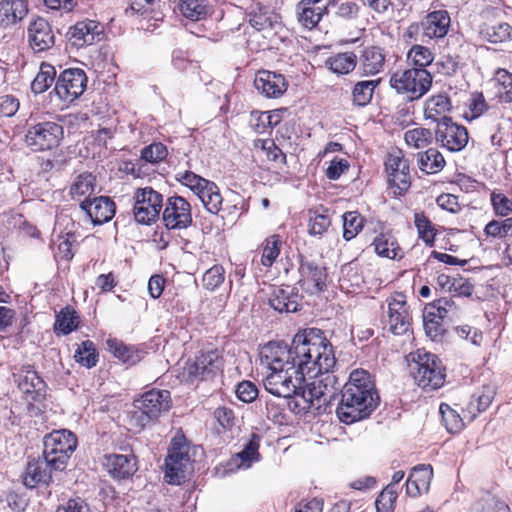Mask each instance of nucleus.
<instances>
[{"label":"nucleus","mask_w":512,"mask_h":512,"mask_svg":"<svg viewBox=\"0 0 512 512\" xmlns=\"http://www.w3.org/2000/svg\"><path fill=\"white\" fill-rule=\"evenodd\" d=\"M259 357L265 370L266 391L283 398L300 394L305 375L316 377L336 364L332 345L317 329L297 333L290 347L281 342H269L261 348Z\"/></svg>","instance_id":"f257e3e1"},{"label":"nucleus","mask_w":512,"mask_h":512,"mask_svg":"<svg viewBox=\"0 0 512 512\" xmlns=\"http://www.w3.org/2000/svg\"><path fill=\"white\" fill-rule=\"evenodd\" d=\"M379 400L372 376L366 370L355 369L341 390V400L336 409L337 417L345 424L366 419L377 408Z\"/></svg>","instance_id":"f03ea898"},{"label":"nucleus","mask_w":512,"mask_h":512,"mask_svg":"<svg viewBox=\"0 0 512 512\" xmlns=\"http://www.w3.org/2000/svg\"><path fill=\"white\" fill-rule=\"evenodd\" d=\"M410 372L416 384L424 391H434L445 383V368L440 359L425 350L412 354Z\"/></svg>","instance_id":"7ed1b4c3"},{"label":"nucleus","mask_w":512,"mask_h":512,"mask_svg":"<svg viewBox=\"0 0 512 512\" xmlns=\"http://www.w3.org/2000/svg\"><path fill=\"white\" fill-rule=\"evenodd\" d=\"M77 445V437L70 430H53L43 438L42 456L47 459L50 469L64 471Z\"/></svg>","instance_id":"20e7f679"},{"label":"nucleus","mask_w":512,"mask_h":512,"mask_svg":"<svg viewBox=\"0 0 512 512\" xmlns=\"http://www.w3.org/2000/svg\"><path fill=\"white\" fill-rule=\"evenodd\" d=\"M134 410L130 414L129 424L138 430L146 427L158 418L162 412L171 407V396L168 390H150L145 392L133 403Z\"/></svg>","instance_id":"39448f33"},{"label":"nucleus","mask_w":512,"mask_h":512,"mask_svg":"<svg viewBox=\"0 0 512 512\" xmlns=\"http://www.w3.org/2000/svg\"><path fill=\"white\" fill-rule=\"evenodd\" d=\"M432 75L421 68H410L396 71L390 78L391 87L405 95L409 101L420 99L432 86Z\"/></svg>","instance_id":"423d86ee"},{"label":"nucleus","mask_w":512,"mask_h":512,"mask_svg":"<svg viewBox=\"0 0 512 512\" xmlns=\"http://www.w3.org/2000/svg\"><path fill=\"white\" fill-rule=\"evenodd\" d=\"M176 179L187 186L199 198L209 213L217 214L221 210L223 198L218 186L214 182L189 170L179 171Z\"/></svg>","instance_id":"0eeeda50"},{"label":"nucleus","mask_w":512,"mask_h":512,"mask_svg":"<svg viewBox=\"0 0 512 512\" xmlns=\"http://www.w3.org/2000/svg\"><path fill=\"white\" fill-rule=\"evenodd\" d=\"M63 133V127L55 122H40L28 127L25 143L33 151L51 150L59 145Z\"/></svg>","instance_id":"6e6552de"},{"label":"nucleus","mask_w":512,"mask_h":512,"mask_svg":"<svg viewBox=\"0 0 512 512\" xmlns=\"http://www.w3.org/2000/svg\"><path fill=\"white\" fill-rule=\"evenodd\" d=\"M135 220L144 225L154 223L163 207V196L151 187L138 188L133 196Z\"/></svg>","instance_id":"1a4fd4ad"},{"label":"nucleus","mask_w":512,"mask_h":512,"mask_svg":"<svg viewBox=\"0 0 512 512\" xmlns=\"http://www.w3.org/2000/svg\"><path fill=\"white\" fill-rule=\"evenodd\" d=\"M322 372L325 376L321 379L314 380L307 387L301 386L300 394L301 398L307 404V408L315 407L321 409L322 406H327L331 403L335 397L337 388L335 387L336 378L334 375Z\"/></svg>","instance_id":"9d476101"},{"label":"nucleus","mask_w":512,"mask_h":512,"mask_svg":"<svg viewBox=\"0 0 512 512\" xmlns=\"http://www.w3.org/2000/svg\"><path fill=\"white\" fill-rule=\"evenodd\" d=\"M388 314L386 327L394 335H403L411 327L412 316L405 295L396 293L387 300Z\"/></svg>","instance_id":"9b49d317"},{"label":"nucleus","mask_w":512,"mask_h":512,"mask_svg":"<svg viewBox=\"0 0 512 512\" xmlns=\"http://www.w3.org/2000/svg\"><path fill=\"white\" fill-rule=\"evenodd\" d=\"M86 85L85 72L79 68H71L59 75L54 91L61 100L72 102L83 94Z\"/></svg>","instance_id":"f8f14e48"},{"label":"nucleus","mask_w":512,"mask_h":512,"mask_svg":"<svg viewBox=\"0 0 512 512\" xmlns=\"http://www.w3.org/2000/svg\"><path fill=\"white\" fill-rule=\"evenodd\" d=\"M223 364L220 352L216 349L201 352L184 367V374L189 380H205L221 370Z\"/></svg>","instance_id":"ddd939ff"},{"label":"nucleus","mask_w":512,"mask_h":512,"mask_svg":"<svg viewBox=\"0 0 512 512\" xmlns=\"http://www.w3.org/2000/svg\"><path fill=\"white\" fill-rule=\"evenodd\" d=\"M435 139L441 147L458 152L466 147L469 137L464 126L452 122L451 118H445L437 124Z\"/></svg>","instance_id":"4468645a"},{"label":"nucleus","mask_w":512,"mask_h":512,"mask_svg":"<svg viewBox=\"0 0 512 512\" xmlns=\"http://www.w3.org/2000/svg\"><path fill=\"white\" fill-rule=\"evenodd\" d=\"M162 220L168 229H185L192 223L190 203L181 196H171L166 200Z\"/></svg>","instance_id":"2eb2a0df"},{"label":"nucleus","mask_w":512,"mask_h":512,"mask_svg":"<svg viewBox=\"0 0 512 512\" xmlns=\"http://www.w3.org/2000/svg\"><path fill=\"white\" fill-rule=\"evenodd\" d=\"M13 376L27 401L40 402L45 399L46 384L31 365L22 366Z\"/></svg>","instance_id":"dca6fc26"},{"label":"nucleus","mask_w":512,"mask_h":512,"mask_svg":"<svg viewBox=\"0 0 512 512\" xmlns=\"http://www.w3.org/2000/svg\"><path fill=\"white\" fill-rule=\"evenodd\" d=\"M385 168L388 173L389 183L399 190V194L407 191L410 187L409 163L403 156L401 150L388 154L385 161Z\"/></svg>","instance_id":"f3484780"},{"label":"nucleus","mask_w":512,"mask_h":512,"mask_svg":"<svg viewBox=\"0 0 512 512\" xmlns=\"http://www.w3.org/2000/svg\"><path fill=\"white\" fill-rule=\"evenodd\" d=\"M30 47L34 52H44L56 43V35L51 24L43 17L31 21L27 29Z\"/></svg>","instance_id":"a211bd4d"},{"label":"nucleus","mask_w":512,"mask_h":512,"mask_svg":"<svg viewBox=\"0 0 512 512\" xmlns=\"http://www.w3.org/2000/svg\"><path fill=\"white\" fill-rule=\"evenodd\" d=\"M299 274L300 279L298 283L311 294L321 292L326 287V269L314 261L301 258Z\"/></svg>","instance_id":"6ab92c4d"},{"label":"nucleus","mask_w":512,"mask_h":512,"mask_svg":"<svg viewBox=\"0 0 512 512\" xmlns=\"http://www.w3.org/2000/svg\"><path fill=\"white\" fill-rule=\"evenodd\" d=\"M337 0H301L296 6V14L299 23L307 28L313 29L327 13L329 6L334 5Z\"/></svg>","instance_id":"aec40b11"},{"label":"nucleus","mask_w":512,"mask_h":512,"mask_svg":"<svg viewBox=\"0 0 512 512\" xmlns=\"http://www.w3.org/2000/svg\"><path fill=\"white\" fill-rule=\"evenodd\" d=\"M102 27L93 20L77 22L70 27L66 33L68 42L76 47L81 48L99 41L102 35Z\"/></svg>","instance_id":"412c9836"},{"label":"nucleus","mask_w":512,"mask_h":512,"mask_svg":"<svg viewBox=\"0 0 512 512\" xmlns=\"http://www.w3.org/2000/svg\"><path fill=\"white\" fill-rule=\"evenodd\" d=\"M80 208L86 212L94 225L109 222L115 215V203L109 197L100 196L93 200L85 199Z\"/></svg>","instance_id":"4be33fe9"},{"label":"nucleus","mask_w":512,"mask_h":512,"mask_svg":"<svg viewBox=\"0 0 512 512\" xmlns=\"http://www.w3.org/2000/svg\"><path fill=\"white\" fill-rule=\"evenodd\" d=\"M254 86L265 97L278 98L286 92L288 83L283 75L262 70L256 74Z\"/></svg>","instance_id":"5701e85b"},{"label":"nucleus","mask_w":512,"mask_h":512,"mask_svg":"<svg viewBox=\"0 0 512 512\" xmlns=\"http://www.w3.org/2000/svg\"><path fill=\"white\" fill-rule=\"evenodd\" d=\"M50 464L43 456L42 458H33L28 461L25 472L23 474V484L27 488H35L39 484L48 485L52 480V472Z\"/></svg>","instance_id":"b1692460"},{"label":"nucleus","mask_w":512,"mask_h":512,"mask_svg":"<svg viewBox=\"0 0 512 512\" xmlns=\"http://www.w3.org/2000/svg\"><path fill=\"white\" fill-rule=\"evenodd\" d=\"M299 295L290 286L274 287L269 293L268 303L279 313H292L299 310Z\"/></svg>","instance_id":"393cba45"},{"label":"nucleus","mask_w":512,"mask_h":512,"mask_svg":"<svg viewBox=\"0 0 512 512\" xmlns=\"http://www.w3.org/2000/svg\"><path fill=\"white\" fill-rule=\"evenodd\" d=\"M451 19L449 13L444 10H436L427 14L421 22L423 33L430 39L444 38L450 28Z\"/></svg>","instance_id":"a878e982"},{"label":"nucleus","mask_w":512,"mask_h":512,"mask_svg":"<svg viewBox=\"0 0 512 512\" xmlns=\"http://www.w3.org/2000/svg\"><path fill=\"white\" fill-rule=\"evenodd\" d=\"M385 54L382 48L370 46L363 49L359 60L358 67L365 76H373L383 71L385 66Z\"/></svg>","instance_id":"bb28decb"},{"label":"nucleus","mask_w":512,"mask_h":512,"mask_svg":"<svg viewBox=\"0 0 512 512\" xmlns=\"http://www.w3.org/2000/svg\"><path fill=\"white\" fill-rule=\"evenodd\" d=\"M104 466L114 478L125 479L133 475L137 468L132 455L109 454L105 456Z\"/></svg>","instance_id":"cd10ccee"},{"label":"nucleus","mask_w":512,"mask_h":512,"mask_svg":"<svg viewBox=\"0 0 512 512\" xmlns=\"http://www.w3.org/2000/svg\"><path fill=\"white\" fill-rule=\"evenodd\" d=\"M28 13L26 0H2L0 2V26L6 28L22 20Z\"/></svg>","instance_id":"c85d7f7f"},{"label":"nucleus","mask_w":512,"mask_h":512,"mask_svg":"<svg viewBox=\"0 0 512 512\" xmlns=\"http://www.w3.org/2000/svg\"><path fill=\"white\" fill-rule=\"evenodd\" d=\"M482 38L493 44H501L512 40V26L507 22L491 21L482 25Z\"/></svg>","instance_id":"c756f323"},{"label":"nucleus","mask_w":512,"mask_h":512,"mask_svg":"<svg viewBox=\"0 0 512 512\" xmlns=\"http://www.w3.org/2000/svg\"><path fill=\"white\" fill-rule=\"evenodd\" d=\"M495 395V391L490 386H483L477 392L472 394L464 413L465 417L473 420L479 413L485 411L491 404Z\"/></svg>","instance_id":"7c9ffc66"},{"label":"nucleus","mask_w":512,"mask_h":512,"mask_svg":"<svg viewBox=\"0 0 512 512\" xmlns=\"http://www.w3.org/2000/svg\"><path fill=\"white\" fill-rule=\"evenodd\" d=\"M451 110V102L444 94L433 95L425 101L424 116L433 121H444Z\"/></svg>","instance_id":"2f4dec72"},{"label":"nucleus","mask_w":512,"mask_h":512,"mask_svg":"<svg viewBox=\"0 0 512 512\" xmlns=\"http://www.w3.org/2000/svg\"><path fill=\"white\" fill-rule=\"evenodd\" d=\"M192 462L171 457L165 459V480L172 485H180L192 471Z\"/></svg>","instance_id":"473e14b6"},{"label":"nucleus","mask_w":512,"mask_h":512,"mask_svg":"<svg viewBox=\"0 0 512 512\" xmlns=\"http://www.w3.org/2000/svg\"><path fill=\"white\" fill-rule=\"evenodd\" d=\"M418 166L426 174H435L444 168L445 159L437 149L429 148L423 153H418Z\"/></svg>","instance_id":"72a5a7b5"},{"label":"nucleus","mask_w":512,"mask_h":512,"mask_svg":"<svg viewBox=\"0 0 512 512\" xmlns=\"http://www.w3.org/2000/svg\"><path fill=\"white\" fill-rule=\"evenodd\" d=\"M327 65L336 74H348L356 67L357 56L353 52L338 53L328 58Z\"/></svg>","instance_id":"f704fd0d"},{"label":"nucleus","mask_w":512,"mask_h":512,"mask_svg":"<svg viewBox=\"0 0 512 512\" xmlns=\"http://www.w3.org/2000/svg\"><path fill=\"white\" fill-rule=\"evenodd\" d=\"M496 96L500 101H512V73L505 69H498L493 78Z\"/></svg>","instance_id":"c9c22d12"},{"label":"nucleus","mask_w":512,"mask_h":512,"mask_svg":"<svg viewBox=\"0 0 512 512\" xmlns=\"http://www.w3.org/2000/svg\"><path fill=\"white\" fill-rule=\"evenodd\" d=\"M375 252L381 256L389 259L401 258V249L395 239L388 234L378 235L373 244Z\"/></svg>","instance_id":"e433bc0d"},{"label":"nucleus","mask_w":512,"mask_h":512,"mask_svg":"<svg viewBox=\"0 0 512 512\" xmlns=\"http://www.w3.org/2000/svg\"><path fill=\"white\" fill-rule=\"evenodd\" d=\"M178 6L184 17L199 21L207 16L209 2L208 0H180Z\"/></svg>","instance_id":"4c0bfd02"},{"label":"nucleus","mask_w":512,"mask_h":512,"mask_svg":"<svg viewBox=\"0 0 512 512\" xmlns=\"http://www.w3.org/2000/svg\"><path fill=\"white\" fill-rule=\"evenodd\" d=\"M380 81V78H378L357 82L352 91L354 104L358 106H366L369 104L373 97L374 90L379 85Z\"/></svg>","instance_id":"58836bf2"},{"label":"nucleus","mask_w":512,"mask_h":512,"mask_svg":"<svg viewBox=\"0 0 512 512\" xmlns=\"http://www.w3.org/2000/svg\"><path fill=\"white\" fill-rule=\"evenodd\" d=\"M56 76L55 68L47 63H42L40 70L31 83V89L34 93L45 92L54 82Z\"/></svg>","instance_id":"ea45409f"},{"label":"nucleus","mask_w":512,"mask_h":512,"mask_svg":"<svg viewBox=\"0 0 512 512\" xmlns=\"http://www.w3.org/2000/svg\"><path fill=\"white\" fill-rule=\"evenodd\" d=\"M249 23L258 31H270L279 23L278 16L266 8H259L258 12H251Z\"/></svg>","instance_id":"a19ab883"},{"label":"nucleus","mask_w":512,"mask_h":512,"mask_svg":"<svg viewBox=\"0 0 512 512\" xmlns=\"http://www.w3.org/2000/svg\"><path fill=\"white\" fill-rule=\"evenodd\" d=\"M432 311H434L432 307L424 308L423 325L426 335L432 340H436L443 335L445 329L441 317L436 316Z\"/></svg>","instance_id":"79ce46f5"},{"label":"nucleus","mask_w":512,"mask_h":512,"mask_svg":"<svg viewBox=\"0 0 512 512\" xmlns=\"http://www.w3.org/2000/svg\"><path fill=\"white\" fill-rule=\"evenodd\" d=\"M166 457L193 462L190 455V445L182 433L178 432L172 438Z\"/></svg>","instance_id":"37998d69"},{"label":"nucleus","mask_w":512,"mask_h":512,"mask_svg":"<svg viewBox=\"0 0 512 512\" xmlns=\"http://www.w3.org/2000/svg\"><path fill=\"white\" fill-rule=\"evenodd\" d=\"M404 139L408 146L415 149H422L432 143L433 134L429 129L418 127L406 131Z\"/></svg>","instance_id":"c03bdc74"},{"label":"nucleus","mask_w":512,"mask_h":512,"mask_svg":"<svg viewBox=\"0 0 512 512\" xmlns=\"http://www.w3.org/2000/svg\"><path fill=\"white\" fill-rule=\"evenodd\" d=\"M75 360L81 365L92 368L98 361L95 344L90 340L83 341L75 351Z\"/></svg>","instance_id":"a18cd8bd"},{"label":"nucleus","mask_w":512,"mask_h":512,"mask_svg":"<svg viewBox=\"0 0 512 512\" xmlns=\"http://www.w3.org/2000/svg\"><path fill=\"white\" fill-rule=\"evenodd\" d=\"M472 512H509V506L497 497L487 494L472 506Z\"/></svg>","instance_id":"49530a36"},{"label":"nucleus","mask_w":512,"mask_h":512,"mask_svg":"<svg viewBox=\"0 0 512 512\" xmlns=\"http://www.w3.org/2000/svg\"><path fill=\"white\" fill-rule=\"evenodd\" d=\"M407 59L415 66L414 68L425 69L426 66L433 62L434 53L425 46L414 45L408 51Z\"/></svg>","instance_id":"de8ad7c7"},{"label":"nucleus","mask_w":512,"mask_h":512,"mask_svg":"<svg viewBox=\"0 0 512 512\" xmlns=\"http://www.w3.org/2000/svg\"><path fill=\"white\" fill-rule=\"evenodd\" d=\"M364 223L363 217L355 212H347L343 215V237L349 241L353 239L362 229Z\"/></svg>","instance_id":"09e8293b"},{"label":"nucleus","mask_w":512,"mask_h":512,"mask_svg":"<svg viewBox=\"0 0 512 512\" xmlns=\"http://www.w3.org/2000/svg\"><path fill=\"white\" fill-rule=\"evenodd\" d=\"M282 241L279 235H272L267 238L263 245L261 263L266 267H271L280 254Z\"/></svg>","instance_id":"8fccbe9b"},{"label":"nucleus","mask_w":512,"mask_h":512,"mask_svg":"<svg viewBox=\"0 0 512 512\" xmlns=\"http://www.w3.org/2000/svg\"><path fill=\"white\" fill-rule=\"evenodd\" d=\"M439 412L442 416L443 423L449 432L456 433L464 426L463 418L448 404L442 403L439 407Z\"/></svg>","instance_id":"3c124183"},{"label":"nucleus","mask_w":512,"mask_h":512,"mask_svg":"<svg viewBox=\"0 0 512 512\" xmlns=\"http://www.w3.org/2000/svg\"><path fill=\"white\" fill-rule=\"evenodd\" d=\"M331 225L328 215L309 211L308 233L314 237H322Z\"/></svg>","instance_id":"603ef678"},{"label":"nucleus","mask_w":512,"mask_h":512,"mask_svg":"<svg viewBox=\"0 0 512 512\" xmlns=\"http://www.w3.org/2000/svg\"><path fill=\"white\" fill-rule=\"evenodd\" d=\"M78 326V316L75 311L69 308L63 309L57 316L55 322V330L60 331L63 334H69L75 330Z\"/></svg>","instance_id":"864d4df0"},{"label":"nucleus","mask_w":512,"mask_h":512,"mask_svg":"<svg viewBox=\"0 0 512 512\" xmlns=\"http://www.w3.org/2000/svg\"><path fill=\"white\" fill-rule=\"evenodd\" d=\"M225 280V269L221 265H214L203 274L202 284L207 290L214 291Z\"/></svg>","instance_id":"5fc2aeb1"},{"label":"nucleus","mask_w":512,"mask_h":512,"mask_svg":"<svg viewBox=\"0 0 512 512\" xmlns=\"http://www.w3.org/2000/svg\"><path fill=\"white\" fill-rule=\"evenodd\" d=\"M94 181L95 178L91 174L86 173L79 175L70 188L72 197L91 195L94 191Z\"/></svg>","instance_id":"6e6d98bb"},{"label":"nucleus","mask_w":512,"mask_h":512,"mask_svg":"<svg viewBox=\"0 0 512 512\" xmlns=\"http://www.w3.org/2000/svg\"><path fill=\"white\" fill-rule=\"evenodd\" d=\"M414 224L417 228L419 238L427 245L432 246L435 239V232L431 221L423 213H415Z\"/></svg>","instance_id":"4d7b16f0"},{"label":"nucleus","mask_w":512,"mask_h":512,"mask_svg":"<svg viewBox=\"0 0 512 512\" xmlns=\"http://www.w3.org/2000/svg\"><path fill=\"white\" fill-rule=\"evenodd\" d=\"M488 236L505 238L512 234V217L504 220H492L484 229Z\"/></svg>","instance_id":"13d9d810"},{"label":"nucleus","mask_w":512,"mask_h":512,"mask_svg":"<svg viewBox=\"0 0 512 512\" xmlns=\"http://www.w3.org/2000/svg\"><path fill=\"white\" fill-rule=\"evenodd\" d=\"M413 481L416 482L422 490L427 492L433 477V469L431 465L419 464L415 466L410 475Z\"/></svg>","instance_id":"bf43d9fd"},{"label":"nucleus","mask_w":512,"mask_h":512,"mask_svg":"<svg viewBox=\"0 0 512 512\" xmlns=\"http://www.w3.org/2000/svg\"><path fill=\"white\" fill-rule=\"evenodd\" d=\"M397 499V492L391 485H388L377 497L375 506L377 512H393Z\"/></svg>","instance_id":"052dcab7"},{"label":"nucleus","mask_w":512,"mask_h":512,"mask_svg":"<svg viewBox=\"0 0 512 512\" xmlns=\"http://www.w3.org/2000/svg\"><path fill=\"white\" fill-rule=\"evenodd\" d=\"M168 155L165 145L160 142L152 143L142 149L141 157L147 162L158 163L163 161Z\"/></svg>","instance_id":"680f3d73"},{"label":"nucleus","mask_w":512,"mask_h":512,"mask_svg":"<svg viewBox=\"0 0 512 512\" xmlns=\"http://www.w3.org/2000/svg\"><path fill=\"white\" fill-rule=\"evenodd\" d=\"M107 343L110 351L123 362L134 364L136 361H138V356H133V352L130 347H127L123 343L117 342L116 340H108Z\"/></svg>","instance_id":"e2e57ef3"},{"label":"nucleus","mask_w":512,"mask_h":512,"mask_svg":"<svg viewBox=\"0 0 512 512\" xmlns=\"http://www.w3.org/2000/svg\"><path fill=\"white\" fill-rule=\"evenodd\" d=\"M259 441L260 437L256 434H253L250 441L246 444L245 448L238 454L242 462L245 463L247 467L250 466V463L253 460L258 459Z\"/></svg>","instance_id":"0e129e2a"},{"label":"nucleus","mask_w":512,"mask_h":512,"mask_svg":"<svg viewBox=\"0 0 512 512\" xmlns=\"http://www.w3.org/2000/svg\"><path fill=\"white\" fill-rule=\"evenodd\" d=\"M236 395L244 403L253 402L258 396V388L251 381H242L237 385Z\"/></svg>","instance_id":"69168bd1"},{"label":"nucleus","mask_w":512,"mask_h":512,"mask_svg":"<svg viewBox=\"0 0 512 512\" xmlns=\"http://www.w3.org/2000/svg\"><path fill=\"white\" fill-rule=\"evenodd\" d=\"M425 307L434 308V314L441 317L443 321L450 313H454L456 310L454 301L449 298H441L433 303L427 304Z\"/></svg>","instance_id":"338daca9"},{"label":"nucleus","mask_w":512,"mask_h":512,"mask_svg":"<svg viewBox=\"0 0 512 512\" xmlns=\"http://www.w3.org/2000/svg\"><path fill=\"white\" fill-rule=\"evenodd\" d=\"M294 512H323V501L317 497L304 498L295 505Z\"/></svg>","instance_id":"774afa93"}]
</instances>
